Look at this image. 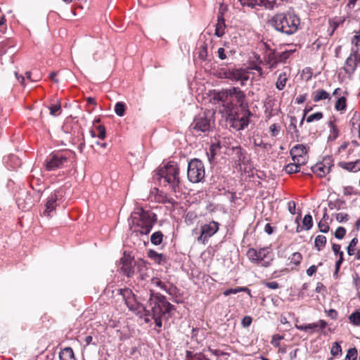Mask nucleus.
Returning <instances> with one entry per match:
<instances>
[{
  "instance_id": "nucleus-56",
  "label": "nucleus",
  "mask_w": 360,
  "mask_h": 360,
  "mask_svg": "<svg viewBox=\"0 0 360 360\" xmlns=\"http://www.w3.org/2000/svg\"><path fill=\"white\" fill-rule=\"evenodd\" d=\"M269 129L271 133V135L273 136H276L278 135L280 131V127L276 124H273L270 126Z\"/></svg>"
},
{
  "instance_id": "nucleus-25",
  "label": "nucleus",
  "mask_w": 360,
  "mask_h": 360,
  "mask_svg": "<svg viewBox=\"0 0 360 360\" xmlns=\"http://www.w3.org/2000/svg\"><path fill=\"white\" fill-rule=\"evenodd\" d=\"M60 360H76L71 347H65L59 353Z\"/></svg>"
},
{
  "instance_id": "nucleus-37",
  "label": "nucleus",
  "mask_w": 360,
  "mask_h": 360,
  "mask_svg": "<svg viewBox=\"0 0 360 360\" xmlns=\"http://www.w3.org/2000/svg\"><path fill=\"white\" fill-rule=\"evenodd\" d=\"M233 150H234L235 155H236V157L238 158L237 162H238L239 165H240L245 160V153L240 146L233 148Z\"/></svg>"
},
{
  "instance_id": "nucleus-15",
  "label": "nucleus",
  "mask_w": 360,
  "mask_h": 360,
  "mask_svg": "<svg viewBox=\"0 0 360 360\" xmlns=\"http://www.w3.org/2000/svg\"><path fill=\"white\" fill-rule=\"evenodd\" d=\"M61 196L60 191H54L50 194L47 198L45 210L43 212L44 216L48 217L50 216V213L57 207V201Z\"/></svg>"
},
{
  "instance_id": "nucleus-35",
  "label": "nucleus",
  "mask_w": 360,
  "mask_h": 360,
  "mask_svg": "<svg viewBox=\"0 0 360 360\" xmlns=\"http://www.w3.org/2000/svg\"><path fill=\"white\" fill-rule=\"evenodd\" d=\"M345 205V201L341 199L330 200L328 205L330 210H340Z\"/></svg>"
},
{
  "instance_id": "nucleus-54",
  "label": "nucleus",
  "mask_w": 360,
  "mask_h": 360,
  "mask_svg": "<svg viewBox=\"0 0 360 360\" xmlns=\"http://www.w3.org/2000/svg\"><path fill=\"white\" fill-rule=\"evenodd\" d=\"M335 218L338 222L342 223V222L347 221L349 219V216L346 213L341 212V213L335 214Z\"/></svg>"
},
{
  "instance_id": "nucleus-61",
  "label": "nucleus",
  "mask_w": 360,
  "mask_h": 360,
  "mask_svg": "<svg viewBox=\"0 0 360 360\" xmlns=\"http://www.w3.org/2000/svg\"><path fill=\"white\" fill-rule=\"evenodd\" d=\"M252 323V318L250 316H244L242 319L241 323L243 327H248Z\"/></svg>"
},
{
  "instance_id": "nucleus-38",
  "label": "nucleus",
  "mask_w": 360,
  "mask_h": 360,
  "mask_svg": "<svg viewBox=\"0 0 360 360\" xmlns=\"http://www.w3.org/2000/svg\"><path fill=\"white\" fill-rule=\"evenodd\" d=\"M50 115L53 116L58 115L61 111V105L59 101H56L54 103H52L50 107Z\"/></svg>"
},
{
  "instance_id": "nucleus-43",
  "label": "nucleus",
  "mask_w": 360,
  "mask_h": 360,
  "mask_svg": "<svg viewBox=\"0 0 360 360\" xmlns=\"http://www.w3.org/2000/svg\"><path fill=\"white\" fill-rule=\"evenodd\" d=\"M198 56L202 60H205L207 56V45L203 42L199 47Z\"/></svg>"
},
{
  "instance_id": "nucleus-45",
  "label": "nucleus",
  "mask_w": 360,
  "mask_h": 360,
  "mask_svg": "<svg viewBox=\"0 0 360 360\" xmlns=\"http://www.w3.org/2000/svg\"><path fill=\"white\" fill-rule=\"evenodd\" d=\"M357 243H358L357 238L355 237L352 239V240L350 241V243L347 248V254L349 255H353L354 254V249H355V247Z\"/></svg>"
},
{
  "instance_id": "nucleus-8",
  "label": "nucleus",
  "mask_w": 360,
  "mask_h": 360,
  "mask_svg": "<svg viewBox=\"0 0 360 360\" xmlns=\"http://www.w3.org/2000/svg\"><path fill=\"white\" fill-rule=\"evenodd\" d=\"M224 78L233 82H240L241 85H245L248 80L249 76L243 69L228 70L222 73Z\"/></svg>"
},
{
  "instance_id": "nucleus-13",
  "label": "nucleus",
  "mask_w": 360,
  "mask_h": 360,
  "mask_svg": "<svg viewBox=\"0 0 360 360\" xmlns=\"http://www.w3.org/2000/svg\"><path fill=\"white\" fill-rule=\"evenodd\" d=\"M242 6L255 8L257 6H263L266 9H273L276 4L275 1L269 0H237Z\"/></svg>"
},
{
  "instance_id": "nucleus-62",
  "label": "nucleus",
  "mask_w": 360,
  "mask_h": 360,
  "mask_svg": "<svg viewBox=\"0 0 360 360\" xmlns=\"http://www.w3.org/2000/svg\"><path fill=\"white\" fill-rule=\"evenodd\" d=\"M283 339V336H281L279 335H274L273 337V339H272V341H271V343L276 346V347H278L279 345V341Z\"/></svg>"
},
{
  "instance_id": "nucleus-22",
  "label": "nucleus",
  "mask_w": 360,
  "mask_h": 360,
  "mask_svg": "<svg viewBox=\"0 0 360 360\" xmlns=\"http://www.w3.org/2000/svg\"><path fill=\"white\" fill-rule=\"evenodd\" d=\"M311 171L319 177H323L330 172L321 162L312 166Z\"/></svg>"
},
{
  "instance_id": "nucleus-39",
  "label": "nucleus",
  "mask_w": 360,
  "mask_h": 360,
  "mask_svg": "<svg viewBox=\"0 0 360 360\" xmlns=\"http://www.w3.org/2000/svg\"><path fill=\"white\" fill-rule=\"evenodd\" d=\"M303 228L305 230H309L313 226L312 217L309 214H306L302 220Z\"/></svg>"
},
{
  "instance_id": "nucleus-40",
  "label": "nucleus",
  "mask_w": 360,
  "mask_h": 360,
  "mask_svg": "<svg viewBox=\"0 0 360 360\" xmlns=\"http://www.w3.org/2000/svg\"><path fill=\"white\" fill-rule=\"evenodd\" d=\"M115 112L117 115L122 117L125 112V104L122 102H117L115 105Z\"/></svg>"
},
{
  "instance_id": "nucleus-64",
  "label": "nucleus",
  "mask_w": 360,
  "mask_h": 360,
  "mask_svg": "<svg viewBox=\"0 0 360 360\" xmlns=\"http://www.w3.org/2000/svg\"><path fill=\"white\" fill-rule=\"evenodd\" d=\"M359 41H360V30L356 32V34L354 35L352 39V43L354 44L356 46L359 45Z\"/></svg>"
},
{
  "instance_id": "nucleus-9",
  "label": "nucleus",
  "mask_w": 360,
  "mask_h": 360,
  "mask_svg": "<svg viewBox=\"0 0 360 360\" xmlns=\"http://www.w3.org/2000/svg\"><path fill=\"white\" fill-rule=\"evenodd\" d=\"M120 269L124 275L127 277H131L134 274V268L136 264L135 259L129 255L124 254L123 257L120 259Z\"/></svg>"
},
{
  "instance_id": "nucleus-1",
  "label": "nucleus",
  "mask_w": 360,
  "mask_h": 360,
  "mask_svg": "<svg viewBox=\"0 0 360 360\" xmlns=\"http://www.w3.org/2000/svg\"><path fill=\"white\" fill-rule=\"evenodd\" d=\"M120 291L130 311L140 317L145 316L146 323L153 319L158 328L162 326V320L169 319L175 311L174 306L164 295L152 290H145L139 297L129 288L120 289Z\"/></svg>"
},
{
  "instance_id": "nucleus-51",
  "label": "nucleus",
  "mask_w": 360,
  "mask_h": 360,
  "mask_svg": "<svg viewBox=\"0 0 360 360\" xmlns=\"http://www.w3.org/2000/svg\"><path fill=\"white\" fill-rule=\"evenodd\" d=\"M345 234L346 229L342 226H339L335 232V237L338 239H342Z\"/></svg>"
},
{
  "instance_id": "nucleus-24",
  "label": "nucleus",
  "mask_w": 360,
  "mask_h": 360,
  "mask_svg": "<svg viewBox=\"0 0 360 360\" xmlns=\"http://www.w3.org/2000/svg\"><path fill=\"white\" fill-rule=\"evenodd\" d=\"M304 165L303 161H293L292 163H289L285 167V171L288 174H293L300 172V167Z\"/></svg>"
},
{
  "instance_id": "nucleus-41",
  "label": "nucleus",
  "mask_w": 360,
  "mask_h": 360,
  "mask_svg": "<svg viewBox=\"0 0 360 360\" xmlns=\"http://www.w3.org/2000/svg\"><path fill=\"white\" fill-rule=\"evenodd\" d=\"M346 98L344 96H342L339 98L335 103V108L338 111H342L345 110L346 108Z\"/></svg>"
},
{
  "instance_id": "nucleus-18",
  "label": "nucleus",
  "mask_w": 360,
  "mask_h": 360,
  "mask_svg": "<svg viewBox=\"0 0 360 360\" xmlns=\"http://www.w3.org/2000/svg\"><path fill=\"white\" fill-rule=\"evenodd\" d=\"M338 165L347 172H357L360 171V159L352 162H339Z\"/></svg>"
},
{
  "instance_id": "nucleus-10",
  "label": "nucleus",
  "mask_w": 360,
  "mask_h": 360,
  "mask_svg": "<svg viewBox=\"0 0 360 360\" xmlns=\"http://www.w3.org/2000/svg\"><path fill=\"white\" fill-rule=\"evenodd\" d=\"M190 127L198 132H207L211 128L210 120L205 115H198L194 118Z\"/></svg>"
},
{
  "instance_id": "nucleus-57",
  "label": "nucleus",
  "mask_w": 360,
  "mask_h": 360,
  "mask_svg": "<svg viewBox=\"0 0 360 360\" xmlns=\"http://www.w3.org/2000/svg\"><path fill=\"white\" fill-rule=\"evenodd\" d=\"M97 129L98 130V134L97 135V136L101 140L104 139L105 137V127L102 125H99L98 126Z\"/></svg>"
},
{
  "instance_id": "nucleus-3",
  "label": "nucleus",
  "mask_w": 360,
  "mask_h": 360,
  "mask_svg": "<svg viewBox=\"0 0 360 360\" xmlns=\"http://www.w3.org/2000/svg\"><path fill=\"white\" fill-rule=\"evenodd\" d=\"M269 22L276 31L291 35L297 31L300 20L294 13L288 12L275 15Z\"/></svg>"
},
{
  "instance_id": "nucleus-52",
  "label": "nucleus",
  "mask_w": 360,
  "mask_h": 360,
  "mask_svg": "<svg viewBox=\"0 0 360 360\" xmlns=\"http://www.w3.org/2000/svg\"><path fill=\"white\" fill-rule=\"evenodd\" d=\"M318 226L319 231L322 233H328L329 231L330 227L326 221L323 220L320 221L318 224Z\"/></svg>"
},
{
  "instance_id": "nucleus-50",
  "label": "nucleus",
  "mask_w": 360,
  "mask_h": 360,
  "mask_svg": "<svg viewBox=\"0 0 360 360\" xmlns=\"http://www.w3.org/2000/svg\"><path fill=\"white\" fill-rule=\"evenodd\" d=\"M302 255L300 252H294L290 258V262L298 265L302 260Z\"/></svg>"
},
{
  "instance_id": "nucleus-19",
  "label": "nucleus",
  "mask_w": 360,
  "mask_h": 360,
  "mask_svg": "<svg viewBox=\"0 0 360 360\" xmlns=\"http://www.w3.org/2000/svg\"><path fill=\"white\" fill-rule=\"evenodd\" d=\"M231 92L230 97H234L236 101L240 104V107L245 108L247 104H245V94L238 87H233L230 89Z\"/></svg>"
},
{
  "instance_id": "nucleus-60",
  "label": "nucleus",
  "mask_w": 360,
  "mask_h": 360,
  "mask_svg": "<svg viewBox=\"0 0 360 360\" xmlns=\"http://www.w3.org/2000/svg\"><path fill=\"white\" fill-rule=\"evenodd\" d=\"M15 76L18 79V80L21 83L23 84L25 79L27 78L28 79H31V72H25V77L22 76H18V73L15 72Z\"/></svg>"
},
{
  "instance_id": "nucleus-46",
  "label": "nucleus",
  "mask_w": 360,
  "mask_h": 360,
  "mask_svg": "<svg viewBox=\"0 0 360 360\" xmlns=\"http://www.w3.org/2000/svg\"><path fill=\"white\" fill-rule=\"evenodd\" d=\"M357 357V349L355 347L348 349L345 360H356Z\"/></svg>"
},
{
  "instance_id": "nucleus-11",
  "label": "nucleus",
  "mask_w": 360,
  "mask_h": 360,
  "mask_svg": "<svg viewBox=\"0 0 360 360\" xmlns=\"http://www.w3.org/2000/svg\"><path fill=\"white\" fill-rule=\"evenodd\" d=\"M328 326V323L324 320H319L316 323H311L304 325H298L295 324V328L300 330H303L305 332H309L310 333L314 332H321L323 335L326 334L323 330L326 327Z\"/></svg>"
},
{
  "instance_id": "nucleus-4",
  "label": "nucleus",
  "mask_w": 360,
  "mask_h": 360,
  "mask_svg": "<svg viewBox=\"0 0 360 360\" xmlns=\"http://www.w3.org/2000/svg\"><path fill=\"white\" fill-rule=\"evenodd\" d=\"M154 178L158 180L160 184L169 186L174 192L176 191L180 184L179 168L174 162H168L159 168Z\"/></svg>"
},
{
  "instance_id": "nucleus-6",
  "label": "nucleus",
  "mask_w": 360,
  "mask_h": 360,
  "mask_svg": "<svg viewBox=\"0 0 360 360\" xmlns=\"http://www.w3.org/2000/svg\"><path fill=\"white\" fill-rule=\"evenodd\" d=\"M205 167L202 162L198 159L191 160L188 165L187 176L192 183H199L205 178Z\"/></svg>"
},
{
  "instance_id": "nucleus-14",
  "label": "nucleus",
  "mask_w": 360,
  "mask_h": 360,
  "mask_svg": "<svg viewBox=\"0 0 360 360\" xmlns=\"http://www.w3.org/2000/svg\"><path fill=\"white\" fill-rule=\"evenodd\" d=\"M251 115V112L249 110L246 109L243 116L235 117L231 120V127L236 129L237 131L243 130L246 128L250 122L249 117Z\"/></svg>"
},
{
  "instance_id": "nucleus-7",
  "label": "nucleus",
  "mask_w": 360,
  "mask_h": 360,
  "mask_svg": "<svg viewBox=\"0 0 360 360\" xmlns=\"http://www.w3.org/2000/svg\"><path fill=\"white\" fill-rule=\"evenodd\" d=\"M219 223L214 221L205 224L201 226V233L198 238V242L205 244L207 240L214 236L219 230Z\"/></svg>"
},
{
  "instance_id": "nucleus-33",
  "label": "nucleus",
  "mask_w": 360,
  "mask_h": 360,
  "mask_svg": "<svg viewBox=\"0 0 360 360\" xmlns=\"http://www.w3.org/2000/svg\"><path fill=\"white\" fill-rule=\"evenodd\" d=\"M163 233L160 231L154 232L150 236V242L154 245H159L162 243Z\"/></svg>"
},
{
  "instance_id": "nucleus-26",
  "label": "nucleus",
  "mask_w": 360,
  "mask_h": 360,
  "mask_svg": "<svg viewBox=\"0 0 360 360\" xmlns=\"http://www.w3.org/2000/svg\"><path fill=\"white\" fill-rule=\"evenodd\" d=\"M295 51V50H285L282 51L281 53L277 52V65L279 63H286L287 60L290 58V56Z\"/></svg>"
},
{
  "instance_id": "nucleus-17",
  "label": "nucleus",
  "mask_w": 360,
  "mask_h": 360,
  "mask_svg": "<svg viewBox=\"0 0 360 360\" xmlns=\"http://www.w3.org/2000/svg\"><path fill=\"white\" fill-rule=\"evenodd\" d=\"M271 249L269 248H262L257 250L258 262L262 266L267 267L270 266L273 258Z\"/></svg>"
},
{
  "instance_id": "nucleus-34",
  "label": "nucleus",
  "mask_w": 360,
  "mask_h": 360,
  "mask_svg": "<svg viewBox=\"0 0 360 360\" xmlns=\"http://www.w3.org/2000/svg\"><path fill=\"white\" fill-rule=\"evenodd\" d=\"M326 238L323 235H319L316 237L314 241V246L318 251L321 250L326 245Z\"/></svg>"
},
{
  "instance_id": "nucleus-5",
  "label": "nucleus",
  "mask_w": 360,
  "mask_h": 360,
  "mask_svg": "<svg viewBox=\"0 0 360 360\" xmlns=\"http://www.w3.org/2000/svg\"><path fill=\"white\" fill-rule=\"evenodd\" d=\"M73 155L75 153L71 151L57 152L51 154L45 162L46 170L53 171L63 167Z\"/></svg>"
},
{
  "instance_id": "nucleus-47",
  "label": "nucleus",
  "mask_w": 360,
  "mask_h": 360,
  "mask_svg": "<svg viewBox=\"0 0 360 360\" xmlns=\"http://www.w3.org/2000/svg\"><path fill=\"white\" fill-rule=\"evenodd\" d=\"M326 168L330 171V168L333 166V159L332 156H326L321 162Z\"/></svg>"
},
{
  "instance_id": "nucleus-55",
  "label": "nucleus",
  "mask_w": 360,
  "mask_h": 360,
  "mask_svg": "<svg viewBox=\"0 0 360 360\" xmlns=\"http://www.w3.org/2000/svg\"><path fill=\"white\" fill-rule=\"evenodd\" d=\"M176 287L172 283L167 284L165 291L170 295H173L176 292Z\"/></svg>"
},
{
  "instance_id": "nucleus-48",
  "label": "nucleus",
  "mask_w": 360,
  "mask_h": 360,
  "mask_svg": "<svg viewBox=\"0 0 360 360\" xmlns=\"http://www.w3.org/2000/svg\"><path fill=\"white\" fill-rule=\"evenodd\" d=\"M322 117H323V113L321 112H315L314 114L309 115L307 117V122H311L315 120L318 121V120H320Z\"/></svg>"
},
{
  "instance_id": "nucleus-12",
  "label": "nucleus",
  "mask_w": 360,
  "mask_h": 360,
  "mask_svg": "<svg viewBox=\"0 0 360 360\" xmlns=\"http://www.w3.org/2000/svg\"><path fill=\"white\" fill-rule=\"evenodd\" d=\"M18 207L23 211L29 210L34 205L32 196L27 191H21L16 198Z\"/></svg>"
},
{
  "instance_id": "nucleus-23",
  "label": "nucleus",
  "mask_w": 360,
  "mask_h": 360,
  "mask_svg": "<svg viewBox=\"0 0 360 360\" xmlns=\"http://www.w3.org/2000/svg\"><path fill=\"white\" fill-rule=\"evenodd\" d=\"M356 68V59L348 57L345 61L344 70L347 74L352 75L354 72Z\"/></svg>"
},
{
  "instance_id": "nucleus-44",
  "label": "nucleus",
  "mask_w": 360,
  "mask_h": 360,
  "mask_svg": "<svg viewBox=\"0 0 360 360\" xmlns=\"http://www.w3.org/2000/svg\"><path fill=\"white\" fill-rule=\"evenodd\" d=\"M247 256L250 260L254 262H258L257 250L255 248H250L248 250Z\"/></svg>"
},
{
  "instance_id": "nucleus-29",
  "label": "nucleus",
  "mask_w": 360,
  "mask_h": 360,
  "mask_svg": "<svg viewBox=\"0 0 360 360\" xmlns=\"http://www.w3.org/2000/svg\"><path fill=\"white\" fill-rule=\"evenodd\" d=\"M288 79V75L285 72H283L279 74L277 81L276 83V86L278 90H283L285 86L286 82Z\"/></svg>"
},
{
  "instance_id": "nucleus-2",
  "label": "nucleus",
  "mask_w": 360,
  "mask_h": 360,
  "mask_svg": "<svg viewBox=\"0 0 360 360\" xmlns=\"http://www.w3.org/2000/svg\"><path fill=\"white\" fill-rule=\"evenodd\" d=\"M131 229L136 236L148 235L157 221V217L150 210H144L141 207H136L129 218Z\"/></svg>"
},
{
  "instance_id": "nucleus-53",
  "label": "nucleus",
  "mask_w": 360,
  "mask_h": 360,
  "mask_svg": "<svg viewBox=\"0 0 360 360\" xmlns=\"http://www.w3.org/2000/svg\"><path fill=\"white\" fill-rule=\"evenodd\" d=\"M151 283L152 284H153L154 285L157 286V287H159L162 290H163L165 291V288H166V286H167V284L162 282L159 278H153L151 279Z\"/></svg>"
},
{
  "instance_id": "nucleus-27",
  "label": "nucleus",
  "mask_w": 360,
  "mask_h": 360,
  "mask_svg": "<svg viewBox=\"0 0 360 360\" xmlns=\"http://www.w3.org/2000/svg\"><path fill=\"white\" fill-rule=\"evenodd\" d=\"M231 94L230 89H222L214 95V98L223 103L228 102Z\"/></svg>"
},
{
  "instance_id": "nucleus-42",
  "label": "nucleus",
  "mask_w": 360,
  "mask_h": 360,
  "mask_svg": "<svg viewBox=\"0 0 360 360\" xmlns=\"http://www.w3.org/2000/svg\"><path fill=\"white\" fill-rule=\"evenodd\" d=\"M349 320L350 323H352L354 326H359L360 325V312L355 311L353 312L352 314L349 316Z\"/></svg>"
},
{
  "instance_id": "nucleus-28",
  "label": "nucleus",
  "mask_w": 360,
  "mask_h": 360,
  "mask_svg": "<svg viewBox=\"0 0 360 360\" xmlns=\"http://www.w3.org/2000/svg\"><path fill=\"white\" fill-rule=\"evenodd\" d=\"M148 256L150 259L159 264L165 260V256L163 254L158 253L154 250H149Z\"/></svg>"
},
{
  "instance_id": "nucleus-31",
  "label": "nucleus",
  "mask_w": 360,
  "mask_h": 360,
  "mask_svg": "<svg viewBox=\"0 0 360 360\" xmlns=\"http://www.w3.org/2000/svg\"><path fill=\"white\" fill-rule=\"evenodd\" d=\"M185 360H210V359L208 358H207L205 356V355L202 352L193 354L192 352L187 351Z\"/></svg>"
},
{
  "instance_id": "nucleus-59",
  "label": "nucleus",
  "mask_w": 360,
  "mask_h": 360,
  "mask_svg": "<svg viewBox=\"0 0 360 360\" xmlns=\"http://www.w3.org/2000/svg\"><path fill=\"white\" fill-rule=\"evenodd\" d=\"M264 284L269 289L276 290L279 288V285L276 281L264 282Z\"/></svg>"
},
{
  "instance_id": "nucleus-16",
  "label": "nucleus",
  "mask_w": 360,
  "mask_h": 360,
  "mask_svg": "<svg viewBox=\"0 0 360 360\" xmlns=\"http://www.w3.org/2000/svg\"><path fill=\"white\" fill-rule=\"evenodd\" d=\"M307 150L306 147L302 144H297L293 146L290 150V154L293 161H303L304 164L306 162Z\"/></svg>"
},
{
  "instance_id": "nucleus-20",
  "label": "nucleus",
  "mask_w": 360,
  "mask_h": 360,
  "mask_svg": "<svg viewBox=\"0 0 360 360\" xmlns=\"http://www.w3.org/2000/svg\"><path fill=\"white\" fill-rule=\"evenodd\" d=\"M277 52L276 50H269L264 51V59L270 68H275L277 66Z\"/></svg>"
},
{
  "instance_id": "nucleus-63",
  "label": "nucleus",
  "mask_w": 360,
  "mask_h": 360,
  "mask_svg": "<svg viewBox=\"0 0 360 360\" xmlns=\"http://www.w3.org/2000/svg\"><path fill=\"white\" fill-rule=\"evenodd\" d=\"M288 211L290 212V214H295V207H296V204L294 201H290L288 204Z\"/></svg>"
},
{
  "instance_id": "nucleus-36",
  "label": "nucleus",
  "mask_w": 360,
  "mask_h": 360,
  "mask_svg": "<svg viewBox=\"0 0 360 360\" xmlns=\"http://www.w3.org/2000/svg\"><path fill=\"white\" fill-rule=\"evenodd\" d=\"M329 127H330V133L328 136V140L334 141L338 138V136L339 135L338 129L337 128L336 125L335 124L334 122H333V121L329 122Z\"/></svg>"
},
{
  "instance_id": "nucleus-58",
  "label": "nucleus",
  "mask_w": 360,
  "mask_h": 360,
  "mask_svg": "<svg viewBox=\"0 0 360 360\" xmlns=\"http://www.w3.org/2000/svg\"><path fill=\"white\" fill-rule=\"evenodd\" d=\"M217 55L220 60H225L227 58V53L224 48H219Z\"/></svg>"
},
{
  "instance_id": "nucleus-30",
  "label": "nucleus",
  "mask_w": 360,
  "mask_h": 360,
  "mask_svg": "<svg viewBox=\"0 0 360 360\" xmlns=\"http://www.w3.org/2000/svg\"><path fill=\"white\" fill-rule=\"evenodd\" d=\"M225 27L226 25L224 18L222 16L218 17L214 34L218 37H222L224 34Z\"/></svg>"
},
{
  "instance_id": "nucleus-49",
  "label": "nucleus",
  "mask_w": 360,
  "mask_h": 360,
  "mask_svg": "<svg viewBox=\"0 0 360 360\" xmlns=\"http://www.w3.org/2000/svg\"><path fill=\"white\" fill-rule=\"evenodd\" d=\"M341 352H342V349H341L340 345L338 342H334L331 347V349H330L331 354L333 356H338L339 354H340Z\"/></svg>"
},
{
  "instance_id": "nucleus-21",
  "label": "nucleus",
  "mask_w": 360,
  "mask_h": 360,
  "mask_svg": "<svg viewBox=\"0 0 360 360\" xmlns=\"http://www.w3.org/2000/svg\"><path fill=\"white\" fill-rule=\"evenodd\" d=\"M296 123H297L296 117L294 116H291L290 117V123L288 126V133L290 134L292 139H293L294 140H295L297 141H299L300 137V134L297 128Z\"/></svg>"
},
{
  "instance_id": "nucleus-32",
  "label": "nucleus",
  "mask_w": 360,
  "mask_h": 360,
  "mask_svg": "<svg viewBox=\"0 0 360 360\" xmlns=\"http://www.w3.org/2000/svg\"><path fill=\"white\" fill-rule=\"evenodd\" d=\"M329 96L330 95L326 91L319 89L314 92L313 100L314 102H319L321 100L329 98Z\"/></svg>"
}]
</instances>
